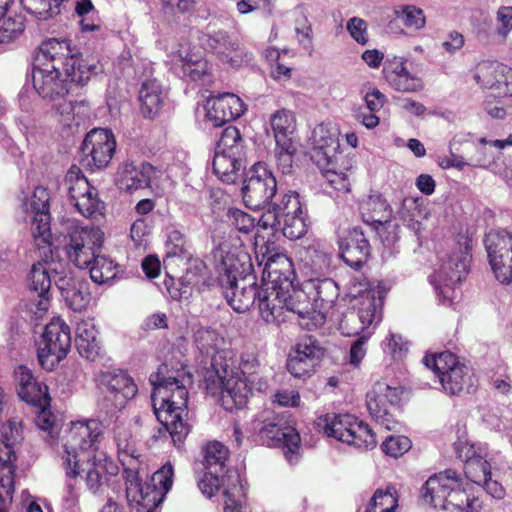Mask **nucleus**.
Wrapping results in <instances>:
<instances>
[{
  "label": "nucleus",
  "mask_w": 512,
  "mask_h": 512,
  "mask_svg": "<svg viewBox=\"0 0 512 512\" xmlns=\"http://www.w3.org/2000/svg\"><path fill=\"white\" fill-rule=\"evenodd\" d=\"M166 370V365H163L156 373L150 375L149 381L153 386L152 406L157 420L162 425L158 437H166L168 433L174 446L180 448L191 429V425L185 419L188 415L186 382H190V378L186 377L185 373L165 376Z\"/></svg>",
  "instance_id": "nucleus-1"
},
{
  "label": "nucleus",
  "mask_w": 512,
  "mask_h": 512,
  "mask_svg": "<svg viewBox=\"0 0 512 512\" xmlns=\"http://www.w3.org/2000/svg\"><path fill=\"white\" fill-rule=\"evenodd\" d=\"M34 67L69 72L72 81L85 85L100 69L99 60L93 56L83 58L68 39L49 38L41 43L35 56Z\"/></svg>",
  "instance_id": "nucleus-2"
},
{
  "label": "nucleus",
  "mask_w": 512,
  "mask_h": 512,
  "mask_svg": "<svg viewBox=\"0 0 512 512\" xmlns=\"http://www.w3.org/2000/svg\"><path fill=\"white\" fill-rule=\"evenodd\" d=\"M424 502L449 512H476L480 508L477 498H469L460 476L455 470L431 476L421 488Z\"/></svg>",
  "instance_id": "nucleus-3"
},
{
  "label": "nucleus",
  "mask_w": 512,
  "mask_h": 512,
  "mask_svg": "<svg viewBox=\"0 0 512 512\" xmlns=\"http://www.w3.org/2000/svg\"><path fill=\"white\" fill-rule=\"evenodd\" d=\"M100 435L99 424L95 420L72 423L64 443V464L69 478L78 477L80 462L84 463L87 457L95 455L94 447Z\"/></svg>",
  "instance_id": "nucleus-4"
},
{
  "label": "nucleus",
  "mask_w": 512,
  "mask_h": 512,
  "mask_svg": "<svg viewBox=\"0 0 512 512\" xmlns=\"http://www.w3.org/2000/svg\"><path fill=\"white\" fill-rule=\"evenodd\" d=\"M318 426L328 437L357 449H373L377 443L375 434L369 426L350 414H326L319 419Z\"/></svg>",
  "instance_id": "nucleus-5"
},
{
  "label": "nucleus",
  "mask_w": 512,
  "mask_h": 512,
  "mask_svg": "<svg viewBox=\"0 0 512 512\" xmlns=\"http://www.w3.org/2000/svg\"><path fill=\"white\" fill-rule=\"evenodd\" d=\"M383 300L374 291L363 292L358 299L357 306H353L342 317L339 329L348 337L361 336L371 332L369 327L378 324L382 318Z\"/></svg>",
  "instance_id": "nucleus-6"
},
{
  "label": "nucleus",
  "mask_w": 512,
  "mask_h": 512,
  "mask_svg": "<svg viewBox=\"0 0 512 512\" xmlns=\"http://www.w3.org/2000/svg\"><path fill=\"white\" fill-rule=\"evenodd\" d=\"M0 439V512H5L6 499H11L14 491L16 455L13 446L23 439L21 422L16 418L9 419L0 429Z\"/></svg>",
  "instance_id": "nucleus-7"
},
{
  "label": "nucleus",
  "mask_w": 512,
  "mask_h": 512,
  "mask_svg": "<svg viewBox=\"0 0 512 512\" xmlns=\"http://www.w3.org/2000/svg\"><path fill=\"white\" fill-rule=\"evenodd\" d=\"M70 327L61 318H53L44 329L38 342L39 363L46 370H53L71 348Z\"/></svg>",
  "instance_id": "nucleus-8"
},
{
  "label": "nucleus",
  "mask_w": 512,
  "mask_h": 512,
  "mask_svg": "<svg viewBox=\"0 0 512 512\" xmlns=\"http://www.w3.org/2000/svg\"><path fill=\"white\" fill-rule=\"evenodd\" d=\"M104 234L94 226L72 227L66 236L65 251L69 261L79 269H87L101 251Z\"/></svg>",
  "instance_id": "nucleus-9"
},
{
  "label": "nucleus",
  "mask_w": 512,
  "mask_h": 512,
  "mask_svg": "<svg viewBox=\"0 0 512 512\" xmlns=\"http://www.w3.org/2000/svg\"><path fill=\"white\" fill-rule=\"evenodd\" d=\"M254 430L257 431L259 440L269 447H283L285 453L294 454L300 446V436L296 429L282 416L270 413L261 415L254 422Z\"/></svg>",
  "instance_id": "nucleus-10"
},
{
  "label": "nucleus",
  "mask_w": 512,
  "mask_h": 512,
  "mask_svg": "<svg viewBox=\"0 0 512 512\" xmlns=\"http://www.w3.org/2000/svg\"><path fill=\"white\" fill-rule=\"evenodd\" d=\"M277 191L275 176L265 163L258 162L248 171L242 187L243 201L253 210L264 209Z\"/></svg>",
  "instance_id": "nucleus-11"
},
{
  "label": "nucleus",
  "mask_w": 512,
  "mask_h": 512,
  "mask_svg": "<svg viewBox=\"0 0 512 512\" xmlns=\"http://www.w3.org/2000/svg\"><path fill=\"white\" fill-rule=\"evenodd\" d=\"M400 401L399 392L382 381H377L366 395V405L371 417L388 431L396 430L399 422L395 417Z\"/></svg>",
  "instance_id": "nucleus-12"
},
{
  "label": "nucleus",
  "mask_w": 512,
  "mask_h": 512,
  "mask_svg": "<svg viewBox=\"0 0 512 512\" xmlns=\"http://www.w3.org/2000/svg\"><path fill=\"white\" fill-rule=\"evenodd\" d=\"M70 203L86 218L101 215L103 203L98 198L96 188L92 187L80 168L72 166L64 180Z\"/></svg>",
  "instance_id": "nucleus-13"
},
{
  "label": "nucleus",
  "mask_w": 512,
  "mask_h": 512,
  "mask_svg": "<svg viewBox=\"0 0 512 512\" xmlns=\"http://www.w3.org/2000/svg\"><path fill=\"white\" fill-rule=\"evenodd\" d=\"M206 45L219 61L232 68L248 65L253 53L237 37L224 30H211L206 34Z\"/></svg>",
  "instance_id": "nucleus-14"
},
{
  "label": "nucleus",
  "mask_w": 512,
  "mask_h": 512,
  "mask_svg": "<svg viewBox=\"0 0 512 512\" xmlns=\"http://www.w3.org/2000/svg\"><path fill=\"white\" fill-rule=\"evenodd\" d=\"M23 207L25 211L33 215L31 232L35 245L39 249H48L52 239L48 191L45 188L37 187L30 202H24Z\"/></svg>",
  "instance_id": "nucleus-15"
},
{
  "label": "nucleus",
  "mask_w": 512,
  "mask_h": 512,
  "mask_svg": "<svg viewBox=\"0 0 512 512\" xmlns=\"http://www.w3.org/2000/svg\"><path fill=\"white\" fill-rule=\"evenodd\" d=\"M214 371L221 390L220 399L222 406L228 411L243 408L255 388L248 381L244 380L239 373L229 372L228 364L226 363L220 365Z\"/></svg>",
  "instance_id": "nucleus-16"
},
{
  "label": "nucleus",
  "mask_w": 512,
  "mask_h": 512,
  "mask_svg": "<svg viewBox=\"0 0 512 512\" xmlns=\"http://www.w3.org/2000/svg\"><path fill=\"white\" fill-rule=\"evenodd\" d=\"M126 484V497L130 505L152 512L161 503L159 493L150 485H143L139 477L140 461L121 463Z\"/></svg>",
  "instance_id": "nucleus-17"
},
{
  "label": "nucleus",
  "mask_w": 512,
  "mask_h": 512,
  "mask_svg": "<svg viewBox=\"0 0 512 512\" xmlns=\"http://www.w3.org/2000/svg\"><path fill=\"white\" fill-rule=\"evenodd\" d=\"M339 131L328 124L317 125L310 138V158L318 167L334 165L339 153Z\"/></svg>",
  "instance_id": "nucleus-18"
},
{
  "label": "nucleus",
  "mask_w": 512,
  "mask_h": 512,
  "mask_svg": "<svg viewBox=\"0 0 512 512\" xmlns=\"http://www.w3.org/2000/svg\"><path fill=\"white\" fill-rule=\"evenodd\" d=\"M116 149V141L111 131L107 129H94L90 131L81 146L87 164L95 168H104L108 165Z\"/></svg>",
  "instance_id": "nucleus-19"
},
{
  "label": "nucleus",
  "mask_w": 512,
  "mask_h": 512,
  "mask_svg": "<svg viewBox=\"0 0 512 512\" xmlns=\"http://www.w3.org/2000/svg\"><path fill=\"white\" fill-rule=\"evenodd\" d=\"M363 220L371 224L383 243L388 245L397 240L396 226L391 223L392 209L381 196L370 197L363 206Z\"/></svg>",
  "instance_id": "nucleus-20"
},
{
  "label": "nucleus",
  "mask_w": 512,
  "mask_h": 512,
  "mask_svg": "<svg viewBox=\"0 0 512 512\" xmlns=\"http://www.w3.org/2000/svg\"><path fill=\"white\" fill-rule=\"evenodd\" d=\"M79 472L85 473L88 489L94 494H100L110 485L111 479L117 476L118 467L105 454L100 453L87 457L84 463L80 462Z\"/></svg>",
  "instance_id": "nucleus-21"
},
{
  "label": "nucleus",
  "mask_w": 512,
  "mask_h": 512,
  "mask_svg": "<svg viewBox=\"0 0 512 512\" xmlns=\"http://www.w3.org/2000/svg\"><path fill=\"white\" fill-rule=\"evenodd\" d=\"M323 354V348L315 339L305 338L289 354L287 370L295 378L310 376Z\"/></svg>",
  "instance_id": "nucleus-22"
},
{
  "label": "nucleus",
  "mask_w": 512,
  "mask_h": 512,
  "mask_svg": "<svg viewBox=\"0 0 512 512\" xmlns=\"http://www.w3.org/2000/svg\"><path fill=\"white\" fill-rule=\"evenodd\" d=\"M33 86L42 98H48L56 101L68 94L72 81V74L67 72H57L53 70L33 68Z\"/></svg>",
  "instance_id": "nucleus-23"
},
{
  "label": "nucleus",
  "mask_w": 512,
  "mask_h": 512,
  "mask_svg": "<svg viewBox=\"0 0 512 512\" xmlns=\"http://www.w3.org/2000/svg\"><path fill=\"white\" fill-rule=\"evenodd\" d=\"M406 59L399 56L387 57L383 75L391 88L399 92L416 93L424 88L420 77L412 74L406 67Z\"/></svg>",
  "instance_id": "nucleus-24"
},
{
  "label": "nucleus",
  "mask_w": 512,
  "mask_h": 512,
  "mask_svg": "<svg viewBox=\"0 0 512 512\" xmlns=\"http://www.w3.org/2000/svg\"><path fill=\"white\" fill-rule=\"evenodd\" d=\"M206 117L215 127H220L244 114L243 101L233 93L210 97L205 105Z\"/></svg>",
  "instance_id": "nucleus-25"
},
{
  "label": "nucleus",
  "mask_w": 512,
  "mask_h": 512,
  "mask_svg": "<svg viewBox=\"0 0 512 512\" xmlns=\"http://www.w3.org/2000/svg\"><path fill=\"white\" fill-rule=\"evenodd\" d=\"M340 255L351 268L358 270L370 256L371 246L364 230L359 227L349 229L339 241Z\"/></svg>",
  "instance_id": "nucleus-26"
},
{
  "label": "nucleus",
  "mask_w": 512,
  "mask_h": 512,
  "mask_svg": "<svg viewBox=\"0 0 512 512\" xmlns=\"http://www.w3.org/2000/svg\"><path fill=\"white\" fill-rule=\"evenodd\" d=\"M55 285L59 289L67 306L74 311H82L90 302L88 282L73 274L61 275L55 272L53 275Z\"/></svg>",
  "instance_id": "nucleus-27"
},
{
  "label": "nucleus",
  "mask_w": 512,
  "mask_h": 512,
  "mask_svg": "<svg viewBox=\"0 0 512 512\" xmlns=\"http://www.w3.org/2000/svg\"><path fill=\"white\" fill-rule=\"evenodd\" d=\"M171 61L176 70L180 69L183 76L192 80H200L208 70L207 61L201 52L189 42L179 44V48L171 53Z\"/></svg>",
  "instance_id": "nucleus-28"
},
{
  "label": "nucleus",
  "mask_w": 512,
  "mask_h": 512,
  "mask_svg": "<svg viewBox=\"0 0 512 512\" xmlns=\"http://www.w3.org/2000/svg\"><path fill=\"white\" fill-rule=\"evenodd\" d=\"M219 288L228 304L236 312L249 310L258 301V292H260L256 286L255 277L243 278L241 281L231 283V285H219Z\"/></svg>",
  "instance_id": "nucleus-29"
},
{
  "label": "nucleus",
  "mask_w": 512,
  "mask_h": 512,
  "mask_svg": "<svg viewBox=\"0 0 512 512\" xmlns=\"http://www.w3.org/2000/svg\"><path fill=\"white\" fill-rule=\"evenodd\" d=\"M105 398L115 409H121L128 400L132 399L138 389L134 380L125 372L108 373L103 377Z\"/></svg>",
  "instance_id": "nucleus-30"
},
{
  "label": "nucleus",
  "mask_w": 512,
  "mask_h": 512,
  "mask_svg": "<svg viewBox=\"0 0 512 512\" xmlns=\"http://www.w3.org/2000/svg\"><path fill=\"white\" fill-rule=\"evenodd\" d=\"M155 168L147 163H126L119 168L116 176V185L120 190L133 192L150 186Z\"/></svg>",
  "instance_id": "nucleus-31"
},
{
  "label": "nucleus",
  "mask_w": 512,
  "mask_h": 512,
  "mask_svg": "<svg viewBox=\"0 0 512 512\" xmlns=\"http://www.w3.org/2000/svg\"><path fill=\"white\" fill-rule=\"evenodd\" d=\"M287 294L283 288L268 286L258 292V308L261 317L267 323H280L284 321L286 312Z\"/></svg>",
  "instance_id": "nucleus-32"
},
{
  "label": "nucleus",
  "mask_w": 512,
  "mask_h": 512,
  "mask_svg": "<svg viewBox=\"0 0 512 512\" xmlns=\"http://www.w3.org/2000/svg\"><path fill=\"white\" fill-rule=\"evenodd\" d=\"M252 264L250 257L245 252H229L223 257L218 268L217 285H227L243 278L254 277L251 275Z\"/></svg>",
  "instance_id": "nucleus-33"
},
{
  "label": "nucleus",
  "mask_w": 512,
  "mask_h": 512,
  "mask_svg": "<svg viewBox=\"0 0 512 512\" xmlns=\"http://www.w3.org/2000/svg\"><path fill=\"white\" fill-rule=\"evenodd\" d=\"M303 214L299 195L291 192L283 195L279 202L273 204V209L268 210L258 220V227L262 229H276V225H281V220L289 216Z\"/></svg>",
  "instance_id": "nucleus-34"
},
{
  "label": "nucleus",
  "mask_w": 512,
  "mask_h": 512,
  "mask_svg": "<svg viewBox=\"0 0 512 512\" xmlns=\"http://www.w3.org/2000/svg\"><path fill=\"white\" fill-rule=\"evenodd\" d=\"M304 288L313 298L317 311L324 312L333 307L339 297V287L331 278L309 279L304 283Z\"/></svg>",
  "instance_id": "nucleus-35"
},
{
  "label": "nucleus",
  "mask_w": 512,
  "mask_h": 512,
  "mask_svg": "<svg viewBox=\"0 0 512 512\" xmlns=\"http://www.w3.org/2000/svg\"><path fill=\"white\" fill-rule=\"evenodd\" d=\"M470 256L467 252L459 251L445 261L435 276V282L447 287L460 283L469 272Z\"/></svg>",
  "instance_id": "nucleus-36"
},
{
  "label": "nucleus",
  "mask_w": 512,
  "mask_h": 512,
  "mask_svg": "<svg viewBox=\"0 0 512 512\" xmlns=\"http://www.w3.org/2000/svg\"><path fill=\"white\" fill-rule=\"evenodd\" d=\"M263 276L267 278L268 285L283 288L284 285L290 286L294 279V269L292 261L284 254L277 253L268 257Z\"/></svg>",
  "instance_id": "nucleus-37"
},
{
  "label": "nucleus",
  "mask_w": 512,
  "mask_h": 512,
  "mask_svg": "<svg viewBox=\"0 0 512 512\" xmlns=\"http://www.w3.org/2000/svg\"><path fill=\"white\" fill-rule=\"evenodd\" d=\"M194 342L199 351L210 358L213 370L222 365L218 363V359L223 358L222 354L224 351L221 349V346L224 343V339L216 330L208 327H198L194 331Z\"/></svg>",
  "instance_id": "nucleus-38"
},
{
  "label": "nucleus",
  "mask_w": 512,
  "mask_h": 512,
  "mask_svg": "<svg viewBox=\"0 0 512 512\" xmlns=\"http://www.w3.org/2000/svg\"><path fill=\"white\" fill-rule=\"evenodd\" d=\"M166 94L161 83L149 79L142 83L139 91V101L142 114L150 119L155 118L163 107Z\"/></svg>",
  "instance_id": "nucleus-39"
},
{
  "label": "nucleus",
  "mask_w": 512,
  "mask_h": 512,
  "mask_svg": "<svg viewBox=\"0 0 512 512\" xmlns=\"http://www.w3.org/2000/svg\"><path fill=\"white\" fill-rule=\"evenodd\" d=\"M245 155H232V153H225L215 151L213 158V171L218 178L226 183H234L239 172L244 168Z\"/></svg>",
  "instance_id": "nucleus-40"
},
{
  "label": "nucleus",
  "mask_w": 512,
  "mask_h": 512,
  "mask_svg": "<svg viewBox=\"0 0 512 512\" xmlns=\"http://www.w3.org/2000/svg\"><path fill=\"white\" fill-rule=\"evenodd\" d=\"M286 311L297 314L301 319L312 320L314 326L323 323L326 318L324 312L316 310L314 302L310 303V295L305 289L287 296Z\"/></svg>",
  "instance_id": "nucleus-41"
},
{
  "label": "nucleus",
  "mask_w": 512,
  "mask_h": 512,
  "mask_svg": "<svg viewBox=\"0 0 512 512\" xmlns=\"http://www.w3.org/2000/svg\"><path fill=\"white\" fill-rule=\"evenodd\" d=\"M483 242L488 260L495 265L501 257L512 256V234L506 230H491L485 235Z\"/></svg>",
  "instance_id": "nucleus-42"
},
{
  "label": "nucleus",
  "mask_w": 512,
  "mask_h": 512,
  "mask_svg": "<svg viewBox=\"0 0 512 512\" xmlns=\"http://www.w3.org/2000/svg\"><path fill=\"white\" fill-rule=\"evenodd\" d=\"M440 382L443 389L450 395H459L464 391L470 392V388L474 385L471 371L463 363L456 366L448 375L441 376Z\"/></svg>",
  "instance_id": "nucleus-43"
},
{
  "label": "nucleus",
  "mask_w": 512,
  "mask_h": 512,
  "mask_svg": "<svg viewBox=\"0 0 512 512\" xmlns=\"http://www.w3.org/2000/svg\"><path fill=\"white\" fill-rule=\"evenodd\" d=\"M244 380L248 381L255 391L263 392L267 389L268 383L263 376L261 365L253 353H243L240 361V374Z\"/></svg>",
  "instance_id": "nucleus-44"
},
{
  "label": "nucleus",
  "mask_w": 512,
  "mask_h": 512,
  "mask_svg": "<svg viewBox=\"0 0 512 512\" xmlns=\"http://www.w3.org/2000/svg\"><path fill=\"white\" fill-rule=\"evenodd\" d=\"M270 124L277 145L293 143L290 136L294 132L295 121L291 111L286 109L276 111L270 117Z\"/></svg>",
  "instance_id": "nucleus-45"
},
{
  "label": "nucleus",
  "mask_w": 512,
  "mask_h": 512,
  "mask_svg": "<svg viewBox=\"0 0 512 512\" xmlns=\"http://www.w3.org/2000/svg\"><path fill=\"white\" fill-rule=\"evenodd\" d=\"M99 251L91 262L89 268L90 278L97 284H105L115 279L119 273L118 264Z\"/></svg>",
  "instance_id": "nucleus-46"
},
{
  "label": "nucleus",
  "mask_w": 512,
  "mask_h": 512,
  "mask_svg": "<svg viewBox=\"0 0 512 512\" xmlns=\"http://www.w3.org/2000/svg\"><path fill=\"white\" fill-rule=\"evenodd\" d=\"M29 279L31 290L41 298L39 305H46L48 302L46 295L51 288L52 281H54L48 272L46 264L40 262L34 264L31 268Z\"/></svg>",
  "instance_id": "nucleus-47"
},
{
  "label": "nucleus",
  "mask_w": 512,
  "mask_h": 512,
  "mask_svg": "<svg viewBox=\"0 0 512 512\" xmlns=\"http://www.w3.org/2000/svg\"><path fill=\"white\" fill-rule=\"evenodd\" d=\"M230 483L224 489V512H242L246 504V491L238 475L229 477Z\"/></svg>",
  "instance_id": "nucleus-48"
},
{
  "label": "nucleus",
  "mask_w": 512,
  "mask_h": 512,
  "mask_svg": "<svg viewBox=\"0 0 512 512\" xmlns=\"http://www.w3.org/2000/svg\"><path fill=\"white\" fill-rule=\"evenodd\" d=\"M114 434L120 463L139 461V454L130 431L118 426Z\"/></svg>",
  "instance_id": "nucleus-49"
},
{
  "label": "nucleus",
  "mask_w": 512,
  "mask_h": 512,
  "mask_svg": "<svg viewBox=\"0 0 512 512\" xmlns=\"http://www.w3.org/2000/svg\"><path fill=\"white\" fill-rule=\"evenodd\" d=\"M205 468L211 472H221L229 457L228 449L220 442L214 441L208 443L204 450Z\"/></svg>",
  "instance_id": "nucleus-50"
},
{
  "label": "nucleus",
  "mask_w": 512,
  "mask_h": 512,
  "mask_svg": "<svg viewBox=\"0 0 512 512\" xmlns=\"http://www.w3.org/2000/svg\"><path fill=\"white\" fill-rule=\"evenodd\" d=\"M19 397L26 403L35 407H49L50 396L48 394V387L38 381H34L28 386L17 389Z\"/></svg>",
  "instance_id": "nucleus-51"
},
{
  "label": "nucleus",
  "mask_w": 512,
  "mask_h": 512,
  "mask_svg": "<svg viewBox=\"0 0 512 512\" xmlns=\"http://www.w3.org/2000/svg\"><path fill=\"white\" fill-rule=\"evenodd\" d=\"M423 361L426 367L435 372L439 380H441V376L448 375L456 366L462 364L458 358L449 351L434 356H426Z\"/></svg>",
  "instance_id": "nucleus-52"
},
{
  "label": "nucleus",
  "mask_w": 512,
  "mask_h": 512,
  "mask_svg": "<svg viewBox=\"0 0 512 512\" xmlns=\"http://www.w3.org/2000/svg\"><path fill=\"white\" fill-rule=\"evenodd\" d=\"M398 507L396 489L388 486L385 490L377 489L365 512H395Z\"/></svg>",
  "instance_id": "nucleus-53"
},
{
  "label": "nucleus",
  "mask_w": 512,
  "mask_h": 512,
  "mask_svg": "<svg viewBox=\"0 0 512 512\" xmlns=\"http://www.w3.org/2000/svg\"><path fill=\"white\" fill-rule=\"evenodd\" d=\"M65 0H20L28 13L38 19H48L59 13V7Z\"/></svg>",
  "instance_id": "nucleus-54"
},
{
  "label": "nucleus",
  "mask_w": 512,
  "mask_h": 512,
  "mask_svg": "<svg viewBox=\"0 0 512 512\" xmlns=\"http://www.w3.org/2000/svg\"><path fill=\"white\" fill-rule=\"evenodd\" d=\"M215 151L245 155L240 131L235 126L225 128L221 134Z\"/></svg>",
  "instance_id": "nucleus-55"
},
{
  "label": "nucleus",
  "mask_w": 512,
  "mask_h": 512,
  "mask_svg": "<svg viewBox=\"0 0 512 512\" xmlns=\"http://www.w3.org/2000/svg\"><path fill=\"white\" fill-rule=\"evenodd\" d=\"M464 473L469 481L480 486L491 475L490 465L480 456L464 465Z\"/></svg>",
  "instance_id": "nucleus-56"
},
{
  "label": "nucleus",
  "mask_w": 512,
  "mask_h": 512,
  "mask_svg": "<svg viewBox=\"0 0 512 512\" xmlns=\"http://www.w3.org/2000/svg\"><path fill=\"white\" fill-rule=\"evenodd\" d=\"M24 31V19L20 15L0 20V44L9 43Z\"/></svg>",
  "instance_id": "nucleus-57"
},
{
  "label": "nucleus",
  "mask_w": 512,
  "mask_h": 512,
  "mask_svg": "<svg viewBox=\"0 0 512 512\" xmlns=\"http://www.w3.org/2000/svg\"><path fill=\"white\" fill-rule=\"evenodd\" d=\"M283 235L290 240H297L303 237L307 231V225L304 218V213L296 216H289L287 218L280 219Z\"/></svg>",
  "instance_id": "nucleus-58"
},
{
  "label": "nucleus",
  "mask_w": 512,
  "mask_h": 512,
  "mask_svg": "<svg viewBox=\"0 0 512 512\" xmlns=\"http://www.w3.org/2000/svg\"><path fill=\"white\" fill-rule=\"evenodd\" d=\"M174 470L170 463L164 464L159 470H157L152 476L151 488H154L161 497V502L165 494L171 489L173 484Z\"/></svg>",
  "instance_id": "nucleus-59"
},
{
  "label": "nucleus",
  "mask_w": 512,
  "mask_h": 512,
  "mask_svg": "<svg viewBox=\"0 0 512 512\" xmlns=\"http://www.w3.org/2000/svg\"><path fill=\"white\" fill-rule=\"evenodd\" d=\"M58 103L55 104L56 113L59 115V120L66 125H71V122L76 118H80V110L86 108L84 101L73 102L59 98Z\"/></svg>",
  "instance_id": "nucleus-60"
},
{
  "label": "nucleus",
  "mask_w": 512,
  "mask_h": 512,
  "mask_svg": "<svg viewBox=\"0 0 512 512\" xmlns=\"http://www.w3.org/2000/svg\"><path fill=\"white\" fill-rule=\"evenodd\" d=\"M397 17L404 23L408 28H414L416 30L421 29L425 25V16L422 9L417 8L414 5H406L401 10L396 11Z\"/></svg>",
  "instance_id": "nucleus-61"
},
{
  "label": "nucleus",
  "mask_w": 512,
  "mask_h": 512,
  "mask_svg": "<svg viewBox=\"0 0 512 512\" xmlns=\"http://www.w3.org/2000/svg\"><path fill=\"white\" fill-rule=\"evenodd\" d=\"M337 161L338 159L334 162V165L319 168L333 189L341 192H349L350 182L345 173L336 171Z\"/></svg>",
  "instance_id": "nucleus-62"
},
{
  "label": "nucleus",
  "mask_w": 512,
  "mask_h": 512,
  "mask_svg": "<svg viewBox=\"0 0 512 512\" xmlns=\"http://www.w3.org/2000/svg\"><path fill=\"white\" fill-rule=\"evenodd\" d=\"M381 447L385 454L396 458L411 448V441L406 436H389Z\"/></svg>",
  "instance_id": "nucleus-63"
},
{
  "label": "nucleus",
  "mask_w": 512,
  "mask_h": 512,
  "mask_svg": "<svg viewBox=\"0 0 512 512\" xmlns=\"http://www.w3.org/2000/svg\"><path fill=\"white\" fill-rule=\"evenodd\" d=\"M296 148L293 143H287L285 145L276 144V160L277 167L283 174H290L292 171L293 155Z\"/></svg>",
  "instance_id": "nucleus-64"
}]
</instances>
